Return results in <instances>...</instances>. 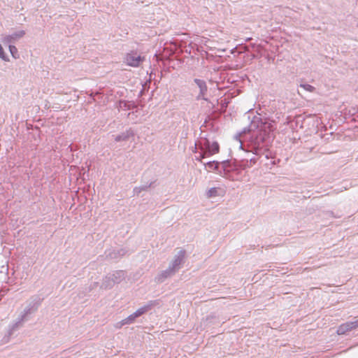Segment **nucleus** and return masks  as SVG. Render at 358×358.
I'll return each mask as SVG.
<instances>
[{
  "label": "nucleus",
  "mask_w": 358,
  "mask_h": 358,
  "mask_svg": "<svg viewBox=\"0 0 358 358\" xmlns=\"http://www.w3.org/2000/svg\"><path fill=\"white\" fill-rule=\"evenodd\" d=\"M357 327H358V320L349 321L338 326L336 333L338 335H343L348 331L355 329Z\"/></svg>",
  "instance_id": "nucleus-7"
},
{
  "label": "nucleus",
  "mask_w": 358,
  "mask_h": 358,
  "mask_svg": "<svg viewBox=\"0 0 358 358\" xmlns=\"http://www.w3.org/2000/svg\"><path fill=\"white\" fill-rule=\"evenodd\" d=\"M155 182V180L146 182L138 187H135L133 189L134 194L138 196L142 191H147L149 187H152L154 185Z\"/></svg>",
  "instance_id": "nucleus-17"
},
{
  "label": "nucleus",
  "mask_w": 358,
  "mask_h": 358,
  "mask_svg": "<svg viewBox=\"0 0 358 358\" xmlns=\"http://www.w3.org/2000/svg\"><path fill=\"white\" fill-rule=\"evenodd\" d=\"M186 252L185 250H180L173 257V260L169 263V266L176 272H178L185 263Z\"/></svg>",
  "instance_id": "nucleus-5"
},
{
  "label": "nucleus",
  "mask_w": 358,
  "mask_h": 358,
  "mask_svg": "<svg viewBox=\"0 0 358 358\" xmlns=\"http://www.w3.org/2000/svg\"><path fill=\"white\" fill-rule=\"evenodd\" d=\"M134 135L135 133L134 130L129 128V129H127L125 131L121 133L120 134L117 135L115 137V141L116 142L126 141H128L129 138L134 137Z\"/></svg>",
  "instance_id": "nucleus-13"
},
{
  "label": "nucleus",
  "mask_w": 358,
  "mask_h": 358,
  "mask_svg": "<svg viewBox=\"0 0 358 358\" xmlns=\"http://www.w3.org/2000/svg\"><path fill=\"white\" fill-rule=\"evenodd\" d=\"M199 149L204 150L208 156H212L220 151V145L217 141L210 142L208 139L204 138L199 143Z\"/></svg>",
  "instance_id": "nucleus-4"
},
{
  "label": "nucleus",
  "mask_w": 358,
  "mask_h": 358,
  "mask_svg": "<svg viewBox=\"0 0 358 358\" xmlns=\"http://www.w3.org/2000/svg\"><path fill=\"white\" fill-rule=\"evenodd\" d=\"M25 322H27V320L18 315L17 318L9 324L7 332L8 336H11L15 331H17L23 326Z\"/></svg>",
  "instance_id": "nucleus-8"
},
{
  "label": "nucleus",
  "mask_w": 358,
  "mask_h": 358,
  "mask_svg": "<svg viewBox=\"0 0 358 358\" xmlns=\"http://www.w3.org/2000/svg\"><path fill=\"white\" fill-rule=\"evenodd\" d=\"M25 34V31L24 30H20L15 31L11 34L7 35L3 38L2 42L4 44H10L15 42L18 39L22 38Z\"/></svg>",
  "instance_id": "nucleus-11"
},
{
  "label": "nucleus",
  "mask_w": 358,
  "mask_h": 358,
  "mask_svg": "<svg viewBox=\"0 0 358 358\" xmlns=\"http://www.w3.org/2000/svg\"><path fill=\"white\" fill-rule=\"evenodd\" d=\"M198 154L199 155L195 157V159L199 162H201L203 158L208 157L207 154L205 153L204 150H201Z\"/></svg>",
  "instance_id": "nucleus-25"
},
{
  "label": "nucleus",
  "mask_w": 358,
  "mask_h": 358,
  "mask_svg": "<svg viewBox=\"0 0 358 358\" xmlns=\"http://www.w3.org/2000/svg\"><path fill=\"white\" fill-rule=\"evenodd\" d=\"M161 301L159 299L151 300L146 303L145 305L141 306L140 308L143 313H145L148 311L152 310L155 306H160Z\"/></svg>",
  "instance_id": "nucleus-14"
},
{
  "label": "nucleus",
  "mask_w": 358,
  "mask_h": 358,
  "mask_svg": "<svg viewBox=\"0 0 358 358\" xmlns=\"http://www.w3.org/2000/svg\"><path fill=\"white\" fill-rule=\"evenodd\" d=\"M176 273V272L169 266L166 269L162 271L157 274V275L155 278V281L157 283H162L167 278L174 275Z\"/></svg>",
  "instance_id": "nucleus-10"
},
{
  "label": "nucleus",
  "mask_w": 358,
  "mask_h": 358,
  "mask_svg": "<svg viewBox=\"0 0 358 358\" xmlns=\"http://www.w3.org/2000/svg\"><path fill=\"white\" fill-rule=\"evenodd\" d=\"M43 300L40 294H35L31 296L25 303L23 310L19 315L25 320L28 321L32 315H34L41 306Z\"/></svg>",
  "instance_id": "nucleus-3"
},
{
  "label": "nucleus",
  "mask_w": 358,
  "mask_h": 358,
  "mask_svg": "<svg viewBox=\"0 0 358 358\" xmlns=\"http://www.w3.org/2000/svg\"><path fill=\"white\" fill-rule=\"evenodd\" d=\"M0 58L5 62H8L9 58L7 55L5 53L2 45L0 44Z\"/></svg>",
  "instance_id": "nucleus-24"
},
{
  "label": "nucleus",
  "mask_w": 358,
  "mask_h": 358,
  "mask_svg": "<svg viewBox=\"0 0 358 358\" xmlns=\"http://www.w3.org/2000/svg\"><path fill=\"white\" fill-rule=\"evenodd\" d=\"M197 146L199 147V144H196H196H195V146H194V150H192V151H193L194 152H195V153H198V152H197Z\"/></svg>",
  "instance_id": "nucleus-27"
},
{
  "label": "nucleus",
  "mask_w": 358,
  "mask_h": 358,
  "mask_svg": "<svg viewBox=\"0 0 358 358\" xmlns=\"http://www.w3.org/2000/svg\"><path fill=\"white\" fill-rule=\"evenodd\" d=\"M240 159H231L221 162V176L230 180H237L243 170L251 167L257 163V158L250 156H241Z\"/></svg>",
  "instance_id": "nucleus-2"
},
{
  "label": "nucleus",
  "mask_w": 358,
  "mask_h": 358,
  "mask_svg": "<svg viewBox=\"0 0 358 358\" xmlns=\"http://www.w3.org/2000/svg\"><path fill=\"white\" fill-rule=\"evenodd\" d=\"M203 165L206 169L209 171H214L216 173L219 174L221 176V170H222V164L221 162L218 161H210L207 163H203Z\"/></svg>",
  "instance_id": "nucleus-12"
},
{
  "label": "nucleus",
  "mask_w": 358,
  "mask_h": 358,
  "mask_svg": "<svg viewBox=\"0 0 358 358\" xmlns=\"http://www.w3.org/2000/svg\"><path fill=\"white\" fill-rule=\"evenodd\" d=\"M115 284L111 280V277L108 274L103 280L101 287L106 289L112 288Z\"/></svg>",
  "instance_id": "nucleus-20"
},
{
  "label": "nucleus",
  "mask_w": 358,
  "mask_h": 358,
  "mask_svg": "<svg viewBox=\"0 0 358 358\" xmlns=\"http://www.w3.org/2000/svg\"><path fill=\"white\" fill-rule=\"evenodd\" d=\"M246 115L250 123L239 136H236L238 149L246 156L252 153L257 159V157L264 155L268 159V150L273 141V124L267 119L262 118L260 114L254 115L251 110Z\"/></svg>",
  "instance_id": "nucleus-1"
},
{
  "label": "nucleus",
  "mask_w": 358,
  "mask_h": 358,
  "mask_svg": "<svg viewBox=\"0 0 358 358\" xmlns=\"http://www.w3.org/2000/svg\"><path fill=\"white\" fill-rule=\"evenodd\" d=\"M123 322V320H121L120 322H117L116 324H115V327L116 328H121L122 326H124V324H122V323Z\"/></svg>",
  "instance_id": "nucleus-26"
},
{
  "label": "nucleus",
  "mask_w": 358,
  "mask_h": 358,
  "mask_svg": "<svg viewBox=\"0 0 358 358\" xmlns=\"http://www.w3.org/2000/svg\"><path fill=\"white\" fill-rule=\"evenodd\" d=\"M142 315H143V313L141 308H139L134 313L129 315L127 317L124 318L123 320V322L122 323V324H131L135 321V320L137 317H140Z\"/></svg>",
  "instance_id": "nucleus-15"
},
{
  "label": "nucleus",
  "mask_w": 358,
  "mask_h": 358,
  "mask_svg": "<svg viewBox=\"0 0 358 358\" xmlns=\"http://www.w3.org/2000/svg\"><path fill=\"white\" fill-rule=\"evenodd\" d=\"M275 164V161H273L272 164Z\"/></svg>",
  "instance_id": "nucleus-28"
},
{
  "label": "nucleus",
  "mask_w": 358,
  "mask_h": 358,
  "mask_svg": "<svg viewBox=\"0 0 358 358\" xmlns=\"http://www.w3.org/2000/svg\"><path fill=\"white\" fill-rule=\"evenodd\" d=\"M217 192H218L217 188H216V187H211V188H210L208 190V192L206 193L207 196L210 197H210L217 196Z\"/></svg>",
  "instance_id": "nucleus-22"
},
{
  "label": "nucleus",
  "mask_w": 358,
  "mask_h": 358,
  "mask_svg": "<svg viewBox=\"0 0 358 358\" xmlns=\"http://www.w3.org/2000/svg\"><path fill=\"white\" fill-rule=\"evenodd\" d=\"M8 49L13 58L16 59L19 57L17 48L15 45H12V43L8 44Z\"/></svg>",
  "instance_id": "nucleus-21"
},
{
  "label": "nucleus",
  "mask_w": 358,
  "mask_h": 358,
  "mask_svg": "<svg viewBox=\"0 0 358 358\" xmlns=\"http://www.w3.org/2000/svg\"><path fill=\"white\" fill-rule=\"evenodd\" d=\"M144 60V57H141L136 52H131L127 53L125 57V62L127 65L133 67H137Z\"/></svg>",
  "instance_id": "nucleus-6"
},
{
  "label": "nucleus",
  "mask_w": 358,
  "mask_h": 358,
  "mask_svg": "<svg viewBox=\"0 0 358 358\" xmlns=\"http://www.w3.org/2000/svg\"><path fill=\"white\" fill-rule=\"evenodd\" d=\"M119 106L122 109L129 110L134 108L136 107V105L132 101L121 100V101H120Z\"/></svg>",
  "instance_id": "nucleus-19"
},
{
  "label": "nucleus",
  "mask_w": 358,
  "mask_h": 358,
  "mask_svg": "<svg viewBox=\"0 0 358 358\" xmlns=\"http://www.w3.org/2000/svg\"><path fill=\"white\" fill-rule=\"evenodd\" d=\"M108 275L111 277V280L115 285L120 283L124 278V273L123 271H115Z\"/></svg>",
  "instance_id": "nucleus-16"
},
{
  "label": "nucleus",
  "mask_w": 358,
  "mask_h": 358,
  "mask_svg": "<svg viewBox=\"0 0 358 358\" xmlns=\"http://www.w3.org/2000/svg\"><path fill=\"white\" fill-rule=\"evenodd\" d=\"M300 87L303 88L307 92H313L315 91V88L311 85L307 84V83H303L300 85Z\"/></svg>",
  "instance_id": "nucleus-23"
},
{
  "label": "nucleus",
  "mask_w": 358,
  "mask_h": 358,
  "mask_svg": "<svg viewBox=\"0 0 358 358\" xmlns=\"http://www.w3.org/2000/svg\"><path fill=\"white\" fill-rule=\"evenodd\" d=\"M125 252L124 249H114L108 252V256L110 259H117L124 256Z\"/></svg>",
  "instance_id": "nucleus-18"
},
{
  "label": "nucleus",
  "mask_w": 358,
  "mask_h": 358,
  "mask_svg": "<svg viewBox=\"0 0 358 358\" xmlns=\"http://www.w3.org/2000/svg\"><path fill=\"white\" fill-rule=\"evenodd\" d=\"M194 83L196 85V86L199 89V93L196 97L197 100H200V99L206 100V99L205 98V96L207 94V92H208V87H207L206 81L204 80L194 78Z\"/></svg>",
  "instance_id": "nucleus-9"
}]
</instances>
